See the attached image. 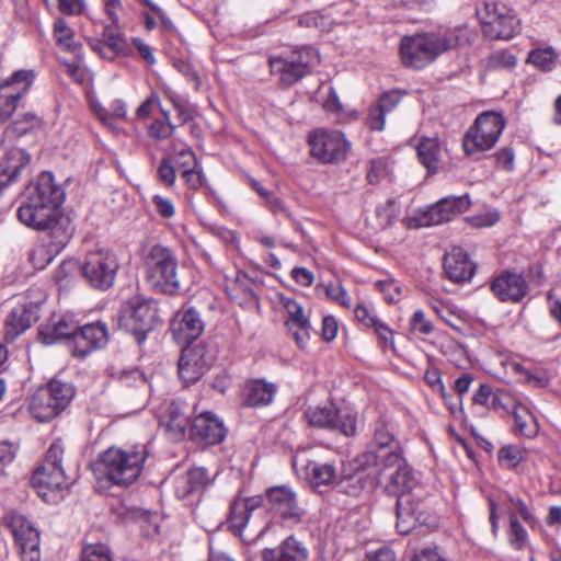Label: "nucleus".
<instances>
[{
	"label": "nucleus",
	"instance_id": "nucleus-1",
	"mask_svg": "<svg viewBox=\"0 0 561 561\" xmlns=\"http://www.w3.org/2000/svg\"><path fill=\"white\" fill-rule=\"evenodd\" d=\"M65 197V191L55 182L53 172L43 171L26 186L16 210L18 218L31 229L47 230L61 216Z\"/></svg>",
	"mask_w": 561,
	"mask_h": 561
},
{
	"label": "nucleus",
	"instance_id": "nucleus-2",
	"mask_svg": "<svg viewBox=\"0 0 561 561\" xmlns=\"http://www.w3.org/2000/svg\"><path fill=\"white\" fill-rule=\"evenodd\" d=\"M149 456L148 446L137 444L128 448L110 447L101 453L92 468L98 479L113 485L128 488L140 477Z\"/></svg>",
	"mask_w": 561,
	"mask_h": 561
},
{
	"label": "nucleus",
	"instance_id": "nucleus-3",
	"mask_svg": "<svg viewBox=\"0 0 561 561\" xmlns=\"http://www.w3.org/2000/svg\"><path fill=\"white\" fill-rule=\"evenodd\" d=\"M64 454L62 442L60 439L53 442L43 463L32 474L33 488L47 503L58 502L69 491L70 481L61 465Z\"/></svg>",
	"mask_w": 561,
	"mask_h": 561
},
{
	"label": "nucleus",
	"instance_id": "nucleus-4",
	"mask_svg": "<svg viewBox=\"0 0 561 561\" xmlns=\"http://www.w3.org/2000/svg\"><path fill=\"white\" fill-rule=\"evenodd\" d=\"M142 268L149 287L167 295L180 290L178 278V257L168 247L152 245L144 257Z\"/></svg>",
	"mask_w": 561,
	"mask_h": 561
},
{
	"label": "nucleus",
	"instance_id": "nucleus-5",
	"mask_svg": "<svg viewBox=\"0 0 561 561\" xmlns=\"http://www.w3.org/2000/svg\"><path fill=\"white\" fill-rule=\"evenodd\" d=\"M506 119L502 113L486 111L479 114L462 138L463 152L468 157L492 149L497 142Z\"/></svg>",
	"mask_w": 561,
	"mask_h": 561
},
{
	"label": "nucleus",
	"instance_id": "nucleus-6",
	"mask_svg": "<svg viewBox=\"0 0 561 561\" xmlns=\"http://www.w3.org/2000/svg\"><path fill=\"white\" fill-rule=\"evenodd\" d=\"M75 389L67 382L53 379L39 387L31 397L28 411L39 422L58 416L70 404Z\"/></svg>",
	"mask_w": 561,
	"mask_h": 561
},
{
	"label": "nucleus",
	"instance_id": "nucleus-7",
	"mask_svg": "<svg viewBox=\"0 0 561 561\" xmlns=\"http://www.w3.org/2000/svg\"><path fill=\"white\" fill-rule=\"evenodd\" d=\"M313 48L302 46L268 58L271 75L282 87H290L311 73Z\"/></svg>",
	"mask_w": 561,
	"mask_h": 561
},
{
	"label": "nucleus",
	"instance_id": "nucleus-8",
	"mask_svg": "<svg viewBox=\"0 0 561 561\" xmlns=\"http://www.w3.org/2000/svg\"><path fill=\"white\" fill-rule=\"evenodd\" d=\"M119 263L116 254L110 250L89 251L80 265L85 282L95 289L105 291L113 287Z\"/></svg>",
	"mask_w": 561,
	"mask_h": 561
},
{
	"label": "nucleus",
	"instance_id": "nucleus-9",
	"mask_svg": "<svg viewBox=\"0 0 561 561\" xmlns=\"http://www.w3.org/2000/svg\"><path fill=\"white\" fill-rule=\"evenodd\" d=\"M443 54L438 33L404 36L400 42V56L405 67L423 69Z\"/></svg>",
	"mask_w": 561,
	"mask_h": 561
},
{
	"label": "nucleus",
	"instance_id": "nucleus-10",
	"mask_svg": "<svg viewBox=\"0 0 561 561\" xmlns=\"http://www.w3.org/2000/svg\"><path fill=\"white\" fill-rule=\"evenodd\" d=\"M380 479L397 496L402 493H415L424 490L415 478L413 469L407 463L402 453L392 451L383 456L379 470Z\"/></svg>",
	"mask_w": 561,
	"mask_h": 561
},
{
	"label": "nucleus",
	"instance_id": "nucleus-11",
	"mask_svg": "<svg viewBox=\"0 0 561 561\" xmlns=\"http://www.w3.org/2000/svg\"><path fill=\"white\" fill-rule=\"evenodd\" d=\"M216 362V352L205 343L184 346L178 362V374L186 385L197 382Z\"/></svg>",
	"mask_w": 561,
	"mask_h": 561
},
{
	"label": "nucleus",
	"instance_id": "nucleus-12",
	"mask_svg": "<svg viewBox=\"0 0 561 561\" xmlns=\"http://www.w3.org/2000/svg\"><path fill=\"white\" fill-rule=\"evenodd\" d=\"M483 34L491 41H510L519 32V20L502 3H486L481 18Z\"/></svg>",
	"mask_w": 561,
	"mask_h": 561
},
{
	"label": "nucleus",
	"instance_id": "nucleus-13",
	"mask_svg": "<svg viewBox=\"0 0 561 561\" xmlns=\"http://www.w3.org/2000/svg\"><path fill=\"white\" fill-rule=\"evenodd\" d=\"M108 342V331L100 321L82 327L73 324V334L69 343L73 358L84 360L90 354L103 348Z\"/></svg>",
	"mask_w": 561,
	"mask_h": 561
},
{
	"label": "nucleus",
	"instance_id": "nucleus-14",
	"mask_svg": "<svg viewBox=\"0 0 561 561\" xmlns=\"http://www.w3.org/2000/svg\"><path fill=\"white\" fill-rule=\"evenodd\" d=\"M263 496L273 516L290 525H296L301 522L305 512L298 505L296 493L288 485L267 488Z\"/></svg>",
	"mask_w": 561,
	"mask_h": 561
},
{
	"label": "nucleus",
	"instance_id": "nucleus-15",
	"mask_svg": "<svg viewBox=\"0 0 561 561\" xmlns=\"http://www.w3.org/2000/svg\"><path fill=\"white\" fill-rule=\"evenodd\" d=\"M8 527L14 537L22 561H39L41 536L32 523L22 515L13 514L9 518Z\"/></svg>",
	"mask_w": 561,
	"mask_h": 561
},
{
	"label": "nucleus",
	"instance_id": "nucleus-16",
	"mask_svg": "<svg viewBox=\"0 0 561 561\" xmlns=\"http://www.w3.org/2000/svg\"><path fill=\"white\" fill-rule=\"evenodd\" d=\"M425 491L402 493L396 502V528L401 535H409L417 524L424 520Z\"/></svg>",
	"mask_w": 561,
	"mask_h": 561
},
{
	"label": "nucleus",
	"instance_id": "nucleus-17",
	"mask_svg": "<svg viewBox=\"0 0 561 561\" xmlns=\"http://www.w3.org/2000/svg\"><path fill=\"white\" fill-rule=\"evenodd\" d=\"M188 434L193 443L213 446L220 444L226 438L227 428L219 417L211 412L205 411L193 419Z\"/></svg>",
	"mask_w": 561,
	"mask_h": 561
},
{
	"label": "nucleus",
	"instance_id": "nucleus-18",
	"mask_svg": "<svg viewBox=\"0 0 561 561\" xmlns=\"http://www.w3.org/2000/svg\"><path fill=\"white\" fill-rule=\"evenodd\" d=\"M471 206L468 194L461 196H447L436 204L428 206L421 215L424 226H434L448 222L460 214L467 211Z\"/></svg>",
	"mask_w": 561,
	"mask_h": 561
},
{
	"label": "nucleus",
	"instance_id": "nucleus-19",
	"mask_svg": "<svg viewBox=\"0 0 561 561\" xmlns=\"http://www.w3.org/2000/svg\"><path fill=\"white\" fill-rule=\"evenodd\" d=\"M350 141L339 130L318 128V162L339 163L346 160Z\"/></svg>",
	"mask_w": 561,
	"mask_h": 561
},
{
	"label": "nucleus",
	"instance_id": "nucleus-20",
	"mask_svg": "<svg viewBox=\"0 0 561 561\" xmlns=\"http://www.w3.org/2000/svg\"><path fill=\"white\" fill-rule=\"evenodd\" d=\"M443 268L449 280L456 284L470 282L477 272V264L468 252L461 247L455 245L445 253Z\"/></svg>",
	"mask_w": 561,
	"mask_h": 561
},
{
	"label": "nucleus",
	"instance_id": "nucleus-21",
	"mask_svg": "<svg viewBox=\"0 0 561 561\" xmlns=\"http://www.w3.org/2000/svg\"><path fill=\"white\" fill-rule=\"evenodd\" d=\"M265 505V499L262 494L245 496H236L230 503L229 515L227 518L228 528L238 537L247 527L252 513Z\"/></svg>",
	"mask_w": 561,
	"mask_h": 561
},
{
	"label": "nucleus",
	"instance_id": "nucleus-22",
	"mask_svg": "<svg viewBox=\"0 0 561 561\" xmlns=\"http://www.w3.org/2000/svg\"><path fill=\"white\" fill-rule=\"evenodd\" d=\"M491 290L501 301L519 302L528 294V285L522 274L504 271L491 282Z\"/></svg>",
	"mask_w": 561,
	"mask_h": 561
},
{
	"label": "nucleus",
	"instance_id": "nucleus-23",
	"mask_svg": "<svg viewBox=\"0 0 561 561\" xmlns=\"http://www.w3.org/2000/svg\"><path fill=\"white\" fill-rule=\"evenodd\" d=\"M407 94L405 90L399 89L382 92L368 108L367 124L369 129L382 131L386 126V115L392 112Z\"/></svg>",
	"mask_w": 561,
	"mask_h": 561
},
{
	"label": "nucleus",
	"instance_id": "nucleus-24",
	"mask_svg": "<svg viewBox=\"0 0 561 561\" xmlns=\"http://www.w3.org/2000/svg\"><path fill=\"white\" fill-rule=\"evenodd\" d=\"M277 385L265 379H249L241 391V404L248 408L270 405L277 392Z\"/></svg>",
	"mask_w": 561,
	"mask_h": 561
},
{
	"label": "nucleus",
	"instance_id": "nucleus-25",
	"mask_svg": "<svg viewBox=\"0 0 561 561\" xmlns=\"http://www.w3.org/2000/svg\"><path fill=\"white\" fill-rule=\"evenodd\" d=\"M318 427L337 431L347 437L356 435V417L351 414L340 415L339 409L331 403L318 408Z\"/></svg>",
	"mask_w": 561,
	"mask_h": 561
},
{
	"label": "nucleus",
	"instance_id": "nucleus-26",
	"mask_svg": "<svg viewBox=\"0 0 561 561\" xmlns=\"http://www.w3.org/2000/svg\"><path fill=\"white\" fill-rule=\"evenodd\" d=\"M307 548L295 537L286 538L275 548H265L261 552L262 561H307Z\"/></svg>",
	"mask_w": 561,
	"mask_h": 561
},
{
	"label": "nucleus",
	"instance_id": "nucleus-27",
	"mask_svg": "<svg viewBox=\"0 0 561 561\" xmlns=\"http://www.w3.org/2000/svg\"><path fill=\"white\" fill-rule=\"evenodd\" d=\"M368 445H370V448H375L379 453L383 451V456L392 451L403 454L400 442L397 439L391 425L383 416L379 417L375 422L373 437Z\"/></svg>",
	"mask_w": 561,
	"mask_h": 561
},
{
	"label": "nucleus",
	"instance_id": "nucleus-28",
	"mask_svg": "<svg viewBox=\"0 0 561 561\" xmlns=\"http://www.w3.org/2000/svg\"><path fill=\"white\" fill-rule=\"evenodd\" d=\"M73 322L67 318H48L38 327V340L45 345H51L60 340H71Z\"/></svg>",
	"mask_w": 561,
	"mask_h": 561
},
{
	"label": "nucleus",
	"instance_id": "nucleus-29",
	"mask_svg": "<svg viewBox=\"0 0 561 561\" xmlns=\"http://www.w3.org/2000/svg\"><path fill=\"white\" fill-rule=\"evenodd\" d=\"M170 330L178 344L191 346L204 331L201 318H172Z\"/></svg>",
	"mask_w": 561,
	"mask_h": 561
},
{
	"label": "nucleus",
	"instance_id": "nucleus-30",
	"mask_svg": "<svg viewBox=\"0 0 561 561\" xmlns=\"http://www.w3.org/2000/svg\"><path fill=\"white\" fill-rule=\"evenodd\" d=\"M440 141L436 137L422 136L416 145L419 162L426 169L427 175H434L439 169Z\"/></svg>",
	"mask_w": 561,
	"mask_h": 561
},
{
	"label": "nucleus",
	"instance_id": "nucleus-31",
	"mask_svg": "<svg viewBox=\"0 0 561 561\" xmlns=\"http://www.w3.org/2000/svg\"><path fill=\"white\" fill-rule=\"evenodd\" d=\"M31 161V154L22 148H9L4 150L0 159V173L18 182L21 170Z\"/></svg>",
	"mask_w": 561,
	"mask_h": 561
},
{
	"label": "nucleus",
	"instance_id": "nucleus-32",
	"mask_svg": "<svg viewBox=\"0 0 561 561\" xmlns=\"http://www.w3.org/2000/svg\"><path fill=\"white\" fill-rule=\"evenodd\" d=\"M312 448H299L293 458V467L300 480H304L316 492V461L312 458Z\"/></svg>",
	"mask_w": 561,
	"mask_h": 561
},
{
	"label": "nucleus",
	"instance_id": "nucleus-33",
	"mask_svg": "<svg viewBox=\"0 0 561 561\" xmlns=\"http://www.w3.org/2000/svg\"><path fill=\"white\" fill-rule=\"evenodd\" d=\"M36 79V72L32 69H20L14 71L11 76L4 79L0 83V89H5L10 94L19 93V99L23 100L30 92L34 81Z\"/></svg>",
	"mask_w": 561,
	"mask_h": 561
},
{
	"label": "nucleus",
	"instance_id": "nucleus-34",
	"mask_svg": "<svg viewBox=\"0 0 561 561\" xmlns=\"http://www.w3.org/2000/svg\"><path fill=\"white\" fill-rule=\"evenodd\" d=\"M167 431L173 439L180 440L185 436L190 424V416L186 415L185 407L180 401H173L168 408Z\"/></svg>",
	"mask_w": 561,
	"mask_h": 561
},
{
	"label": "nucleus",
	"instance_id": "nucleus-35",
	"mask_svg": "<svg viewBox=\"0 0 561 561\" xmlns=\"http://www.w3.org/2000/svg\"><path fill=\"white\" fill-rule=\"evenodd\" d=\"M511 414L514 419L515 431L519 435L533 438L537 435L539 426L537 419L523 403H512Z\"/></svg>",
	"mask_w": 561,
	"mask_h": 561
},
{
	"label": "nucleus",
	"instance_id": "nucleus-36",
	"mask_svg": "<svg viewBox=\"0 0 561 561\" xmlns=\"http://www.w3.org/2000/svg\"><path fill=\"white\" fill-rule=\"evenodd\" d=\"M442 51L469 46L473 43L476 33L466 25L447 30L438 34Z\"/></svg>",
	"mask_w": 561,
	"mask_h": 561
},
{
	"label": "nucleus",
	"instance_id": "nucleus-37",
	"mask_svg": "<svg viewBox=\"0 0 561 561\" xmlns=\"http://www.w3.org/2000/svg\"><path fill=\"white\" fill-rule=\"evenodd\" d=\"M158 301L142 294H135L122 305L125 316H157L160 311Z\"/></svg>",
	"mask_w": 561,
	"mask_h": 561
},
{
	"label": "nucleus",
	"instance_id": "nucleus-38",
	"mask_svg": "<svg viewBox=\"0 0 561 561\" xmlns=\"http://www.w3.org/2000/svg\"><path fill=\"white\" fill-rule=\"evenodd\" d=\"M60 218L61 216L47 229L50 230V241L48 244L50 245V250L55 253L61 252L73 234V228L70 222L61 221Z\"/></svg>",
	"mask_w": 561,
	"mask_h": 561
},
{
	"label": "nucleus",
	"instance_id": "nucleus-39",
	"mask_svg": "<svg viewBox=\"0 0 561 561\" xmlns=\"http://www.w3.org/2000/svg\"><path fill=\"white\" fill-rule=\"evenodd\" d=\"M44 125V121L35 113L26 112L19 115L16 119L7 128V133L15 137H22L28 133L39 129Z\"/></svg>",
	"mask_w": 561,
	"mask_h": 561
},
{
	"label": "nucleus",
	"instance_id": "nucleus-40",
	"mask_svg": "<svg viewBox=\"0 0 561 561\" xmlns=\"http://www.w3.org/2000/svg\"><path fill=\"white\" fill-rule=\"evenodd\" d=\"M154 318H119V324L130 333L140 345L154 327Z\"/></svg>",
	"mask_w": 561,
	"mask_h": 561
},
{
	"label": "nucleus",
	"instance_id": "nucleus-41",
	"mask_svg": "<svg viewBox=\"0 0 561 561\" xmlns=\"http://www.w3.org/2000/svg\"><path fill=\"white\" fill-rule=\"evenodd\" d=\"M527 458V451L517 444L505 445L497 453V461L502 468L515 469L520 462Z\"/></svg>",
	"mask_w": 561,
	"mask_h": 561
},
{
	"label": "nucleus",
	"instance_id": "nucleus-42",
	"mask_svg": "<svg viewBox=\"0 0 561 561\" xmlns=\"http://www.w3.org/2000/svg\"><path fill=\"white\" fill-rule=\"evenodd\" d=\"M54 38L59 47L71 53L77 51L78 47L80 46L75 41L73 31L64 19H57L55 21Z\"/></svg>",
	"mask_w": 561,
	"mask_h": 561
},
{
	"label": "nucleus",
	"instance_id": "nucleus-43",
	"mask_svg": "<svg viewBox=\"0 0 561 561\" xmlns=\"http://www.w3.org/2000/svg\"><path fill=\"white\" fill-rule=\"evenodd\" d=\"M517 58L508 49H500L491 53L485 58L488 70H511L516 66Z\"/></svg>",
	"mask_w": 561,
	"mask_h": 561
},
{
	"label": "nucleus",
	"instance_id": "nucleus-44",
	"mask_svg": "<svg viewBox=\"0 0 561 561\" xmlns=\"http://www.w3.org/2000/svg\"><path fill=\"white\" fill-rule=\"evenodd\" d=\"M285 327L295 339L299 347H305L310 340V322L309 318H287Z\"/></svg>",
	"mask_w": 561,
	"mask_h": 561
},
{
	"label": "nucleus",
	"instance_id": "nucleus-45",
	"mask_svg": "<svg viewBox=\"0 0 561 561\" xmlns=\"http://www.w3.org/2000/svg\"><path fill=\"white\" fill-rule=\"evenodd\" d=\"M118 26L106 24L102 30V42L108 47L114 54H124L127 47L125 36L117 31Z\"/></svg>",
	"mask_w": 561,
	"mask_h": 561
},
{
	"label": "nucleus",
	"instance_id": "nucleus-46",
	"mask_svg": "<svg viewBox=\"0 0 561 561\" xmlns=\"http://www.w3.org/2000/svg\"><path fill=\"white\" fill-rule=\"evenodd\" d=\"M510 528L507 531V538L511 546L515 550H523L528 541V534L525 527L518 520L515 513H508Z\"/></svg>",
	"mask_w": 561,
	"mask_h": 561
},
{
	"label": "nucleus",
	"instance_id": "nucleus-47",
	"mask_svg": "<svg viewBox=\"0 0 561 561\" xmlns=\"http://www.w3.org/2000/svg\"><path fill=\"white\" fill-rule=\"evenodd\" d=\"M32 327V318H7L3 327L5 342L15 341Z\"/></svg>",
	"mask_w": 561,
	"mask_h": 561
},
{
	"label": "nucleus",
	"instance_id": "nucleus-48",
	"mask_svg": "<svg viewBox=\"0 0 561 561\" xmlns=\"http://www.w3.org/2000/svg\"><path fill=\"white\" fill-rule=\"evenodd\" d=\"M510 503V512L508 513H515L516 516H520V518L530 527L534 528L538 526L539 520L537 516L535 515L534 511L529 507V505L517 496H510L508 497Z\"/></svg>",
	"mask_w": 561,
	"mask_h": 561
},
{
	"label": "nucleus",
	"instance_id": "nucleus-49",
	"mask_svg": "<svg viewBox=\"0 0 561 561\" xmlns=\"http://www.w3.org/2000/svg\"><path fill=\"white\" fill-rule=\"evenodd\" d=\"M81 561H114V554L107 545L88 543L82 548Z\"/></svg>",
	"mask_w": 561,
	"mask_h": 561
},
{
	"label": "nucleus",
	"instance_id": "nucleus-50",
	"mask_svg": "<svg viewBox=\"0 0 561 561\" xmlns=\"http://www.w3.org/2000/svg\"><path fill=\"white\" fill-rule=\"evenodd\" d=\"M557 59L552 47L537 48L529 53L528 61L545 71L551 70Z\"/></svg>",
	"mask_w": 561,
	"mask_h": 561
},
{
	"label": "nucleus",
	"instance_id": "nucleus-51",
	"mask_svg": "<svg viewBox=\"0 0 561 561\" xmlns=\"http://www.w3.org/2000/svg\"><path fill=\"white\" fill-rule=\"evenodd\" d=\"M319 288L320 285H318V289ZM321 288L323 289L324 296L328 300H331L346 309L351 307V298L339 282L321 285Z\"/></svg>",
	"mask_w": 561,
	"mask_h": 561
},
{
	"label": "nucleus",
	"instance_id": "nucleus-52",
	"mask_svg": "<svg viewBox=\"0 0 561 561\" xmlns=\"http://www.w3.org/2000/svg\"><path fill=\"white\" fill-rule=\"evenodd\" d=\"M492 158L494 159V167L505 172H513L515 170V150L511 145L504 146L496 150Z\"/></svg>",
	"mask_w": 561,
	"mask_h": 561
},
{
	"label": "nucleus",
	"instance_id": "nucleus-53",
	"mask_svg": "<svg viewBox=\"0 0 561 561\" xmlns=\"http://www.w3.org/2000/svg\"><path fill=\"white\" fill-rule=\"evenodd\" d=\"M19 93L9 94L5 89H0V122L8 121L21 104Z\"/></svg>",
	"mask_w": 561,
	"mask_h": 561
},
{
	"label": "nucleus",
	"instance_id": "nucleus-54",
	"mask_svg": "<svg viewBox=\"0 0 561 561\" xmlns=\"http://www.w3.org/2000/svg\"><path fill=\"white\" fill-rule=\"evenodd\" d=\"M19 93L9 94L5 89H0V122L8 121L21 104Z\"/></svg>",
	"mask_w": 561,
	"mask_h": 561
},
{
	"label": "nucleus",
	"instance_id": "nucleus-55",
	"mask_svg": "<svg viewBox=\"0 0 561 561\" xmlns=\"http://www.w3.org/2000/svg\"><path fill=\"white\" fill-rule=\"evenodd\" d=\"M56 254L57 253L50 250L49 244L42 243L30 251L28 259L35 268L42 270L53 261Z\"/></svg>",
	"mask_w": 561,
	"mask_h": 561
},
{
	"label": "nucleus",
	"instance_id": "nucleus-56",
	"mask_svg": "<svg viewBox=\"0 0 561 561\" xmlns=\"http://www.w3.org/2000/svg\"><path fill=\"white\" fill-rule=\"evenodd\" d=\"M365 325H371L385 347L393 348V331L378 318H360Z\"/></svg>",
	"mask_w": 561,
	"mask_h": 561
},
{
	"label": "nucleus",
	"instance_id": "nucleus-57",
	"mask_svg": "<svg viewBox=\"0 0 561 561\" xmlns=\"http://www.w3.org/2000/svg\"><path fill=\"white\" fill-rule=\"evenodd\" d=\"M81 262L69 259L64 261L59 267L55 272V280L60 286L64 287L68 284V278H70L76 272L80 271Z\"/></svg>",
	"mask_w": 561,
	"mask_h": 561
},
{
	"label": "nucleus",
	"instance_id": "nucleus-58",
	"mask_svg": "<svg viewBox=\"0 0 561 561\" xmlns=\"http://www.w3.org/2000/svg\"><path fill=\"white\" fill-rule=\"evenodd\" d=\"M186 482L188 484L187 492H194L209 482L208 471L202 467H195L187 472Z\"/></svg>",
	"mask_w": 561,
	"mask_h": 561
},
{
	"label": "nucleus",
	"instance_id": "nucleus-59",
	"mask_svg": "<svg viewBox=\"0 0 561 561\" xmlns=\"http://www.w3.org/2000/svg\"><path fill=\"white\" fill-rule=\"evenodd\" d=\"M158 179L165 186H173L176 180V172L170 158L164 157L158 167Z\"/></svg>",
	"mask_w": 561,
	"mask_h": 561
},
{
	"label": "nucleus",
	"instance_id": "nucleus-60",
	"mask_svg": "<svg viewBox=\"0 0 561 561\" xmlns=\"http://www.w3.org/2000/svg\"><path fill=\"white\" fill-rule=\"evenodd\" d=\"M174 129L175 126L171 122L156 119L150 124L148 134L152 139L162 140L169 138Z\"/></svg>",
	"mask_w": 561,
	"mask_h": 561
},
{
	"label": "nucleus",
	"instance_id": "nucleus-61",
	"mask_svg": "<svg viewBox=\"0 0 561 561\" xmlns=\"http://www.w3.org/2000/svg\"><path fill=\"white\" fill-rule=\"evenodd\" d=\"M379 459L383 460V455H380L378 450L370 448V445H367V449L357 455L354 461L358 470H365L369 467L376 466Z\"/></svg>",
	"mask_w": 561,
	"mask_h": 561
},
{
	"label": "nucleus",
	"instance_id": "nucleus-62",
	"mask_svg": "<svg viewBox=\"0 0 561 561\" xmlns=\"http://www.w3.org/2000/svg\"><path fill=\"white\" fill-rule=\"evenodd\" d=\"M327 90H328V94H327V98L322 102V108L329 114H334V115L341 114L343 112V105H342L334 88L331 84H329L327 87Z\"/></svg>",
	"mask_w": 561,
	"mask_h": 561
},
{
	"label": "nucleus",
	"instance_id": "nucleus-63",
	"mask_svg": "<svg viewBox=\"0 0 561 561\" xmlns=\"http://www.w3.org/2000/svg\"><path fill=\"white\" fill-rule=\"evenodd\" d=\"M152 204L156 207L157 213L163 218H172L175 214L173 202L167 197L154 195L152 197Z\"/></svg>",
	"mask_w": 561,
	"mask_h": 561
},
{
	"label": "nucleus",
	"instance_id": "nucleus-64",
	"mask_svg": "<svg viewBox=\"0 0 561 561\" xmlns=\"http://www.w3.org/2000/svg\"><path fill=\"white\" fill-rule=\"evenodd\" d=\"M424 379L434 391L439 392L443 399H447V391L443 385L442 376L438 369H427L425 371Z\"/></svg>",
	"mask_w": 561,
	"mask_h": 561
}]
</instances>
